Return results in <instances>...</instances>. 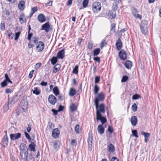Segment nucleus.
I'll use <instances>...</instances> for the list:
<instances>
[{
	"label": "nucleus",
	"instance_id": "obj_14",
	"mask_svg": "<svg viewBox=\"0 0 161 161\" xmlns=\"http://www.w3.org/2000/svg\"><path fill=\"white\" fill-rule=\"evenodd\" d=\"M64 49H62L58 52L57 55V58L58 59H63L64 57Z\"/></svg>",
	"mask_w": 161,
	"mask_h": 161
},
{
	"label": "nucleus",
	"instance_id": "obj_22",
	"mask_svg": "<svg viewBox=\"0 0 161 161\" xmlns=\"http://www.w3.org/2000/svg\"><path fill=\"white\" fill-rule=\"evenodd\" d=\"M116 45L118 50H119L121 49L122 47V44L121 40L120 39H119L117 40L116 43Z\"/></svg>",
	"mask_w": 161,
	"mask_h": 161
},
{
	"label": "nucleus",
	"instance_id": "obj_5",
	"mask_svg": "<svg viewBox=\"0 0 161 161\" xmlns=\"http://www.w3.org/2000/svg\"><path fill=\"white\" fill-rule=\"evenodd\" d=\"M44 43L42 41H39L36 44V50L38 52H41L44 49Z\"/></svg>",
	"mask_w": 161,
	"mask_h": 161
},
{
	"label": "nucleus",
	"instance_id": "obj_62",
	"mask_svg": "<svg viewBox=\"0 0 161 161\" xmlns=\"http://www.w3.org/2000/svg\"><path fill=\"white\" fill-rule=\"evenodd\" d=\"M93 60L98 62L99 63L100 62V58L98 57H96L93 58Z\"/></svg>",
	"mask_w": 161,
	"mask_h": 161
},
{
	"label": "nucleus",
	"instance_id": "obj_38",
	"mask_svg": "<svg viewBox=\"0 0 161 161\" xmlns=\"http://www.w3.org/2000/svg\"><path fill=\"white\" fill-rule=\"evenodd\" d=\"M100 50L99 48H96L94 51L93 55L95 56L97 55L100 53Z\"/></svg>",
	"mask_w": 161,
	"mask_h": 161
},
{
	"label": "nucleus",
	"instance_id": "obj_32",
	"mask_svg": "<svg viewBox=\"0 0 161 161\" xmlns=\"http://www.w3.org/2000/svg\"><path fill=\"white\" fill-rule=\"evenodd\" d=\"M53 93L56 96H57L59 94V91L58 87L57 86H56L54 87L53 89Z\"/></svg>",
	"mask_w": 161,
	"mask_h": 161
},
{
	"label": "nucleus",
	"instance_id": "obj_15",
	"mask_svg": "<svg viewBox=\"0 0 161 161\" xmlns=\"http://www.w3.org/2000/svg\"><path fill=\"white\" fill-rule=\"evenodd\" d=\"M31 143L29 145L28 150H30L31 151H32L35 152L36 151V144L33 142H32L31 141H30Z\"/></svg>",
	"mask_w": 161,
	"mask_h": 161
},
{
	"label": "nucleus",
	"instance_id": "obj_43",
	"mask_svg": "<svg viewBox=\"0 0 161 161\" xmlns=\"http://www.w3.org/2000/svg\"><path fill=\"white\" fill-rule=\"evenodd\" d=\"M115 26L116 24L115 23H113L111 24V31L113 32H115Z\"/></svg>",
	"mask_w": 161,
	"mask_h": 161
},
{
	"label": "nucleus",
	"instance_id": "obj_63",
	"mask_svg": "<svg viewBox=\"0 0 161 161\" xmlns=\"http://www.w3.org/2000/svg\"><path fill=\"white\" fill-rule=\"evenodd\" d=\"M5 93H6L8 94L10 93H11L12 92V90L8 88L5 89Z\"/></svg>",
	"mask_w": 161,
	"mask_h": 161
},
{
	"label": "nucleus",
	"instance_id": "obj_60",
	"mask_svg": "<svg viewBox=\"0 0 161 161\" xmlns=\"http://www.w3.org/2000/svg\"><path fill=\"white\" fill-rule=\"evenodd\" d=\"M93 44L92 43L89 42L88 45V47L90 49H91L92 48Z\"/></svg>",
	"mask_w": 161,
	"mask_h": 161
},
{
	"label": "nucleus",
	"instance_id": "obj_51",
	"mask_svg": "<svg viewBox=\"0 0 161 161\" xmlns=\"http://www.w3.org/2000/svg\"><path fill=\"white\" fill-rule=\"evenodd\" d=\"M100 76H96L95 77V83L96 84L97 83L99 82L100 81Z\"/></svg>",
	"mask_w": 161,
	"mask_h": 161
},
{
	"label": "nucleus",
	"instance_id": "obj_7",
	"mask_svg": "<svg viewBox=\"0 0 161 161\" xmlns=\"http://www.w3.org/2000/svg\"><path fill=\"white\" fill-rule=\"evenodd\" d=\"M49 103L52 105H54L57 102V99L55 96L52 94L50 95L48 98Z\"/></svg>",
	"mask_w": 161,
	"mask_h": 161
},
{
	"label": "nucleus",
	"instance_id": "obj_2",
	"mask_svg": "<svg viewBox=\"0 0 161 161\" xmlns=\"http://www.w3.org/2000/svg\"><path fill=\"white\" fill-rule=\"evenodd\" d=\"M95 106L96 109V115L101 116V113L103 114L105 113V105L103 103H101L99 105L98 103L97 105L96 104Z\"/></svg>",
	"mask_w": 161,
	"mask_h": 161
},
{
	"label": "nucleus",
	"instance_id": "obj_47",
	"mask_svg": "<svg viewBox=\"0 0 161 161\" xmlns=\"http://www.w3.org/2000/svg\"><path fill=\"white\" fill-rule=\"evenodd\" d=\"M132 134L133 136H135L136 137H138V136L137 135V131L136 130H133L132 131Z\"/></svg>",
	"mask_w": 161,
	"mask_h": 161
},
{
	"label": "nucleus",
	"instance_id": "obj_50",
	"mask_svg": "<svg viewBox=\"0 0 161 161\" xmlns=\"http://www.w3.org/2000/svg\"><path fill=\"white\" fill-rule=\"evenodd\" d=\"M0 28L2 31H3L4 30L5 25L4 22H2L0 25Z\"/></svg>",
	"mask_w": 161,
	"mask_h": 161
},
{
	"label": "nucleus",
	"instance_id": "obj_59",
	"mask_svg": "<svg viewBox=\"0 0 161 161\" xmlns=\"http://www.w3.org/2000/svg\"><path fill=\"white\" fill-rule=\"evenodd\" d=\"M108 131H109L110 133H112L113 132V128L110 126H109L108 128Z\"/></svg>",
	"mask_w": 161,
	"mask_h": 161
},
{
	"label": "nucleus",
	"instance_id": "obj_56",
	"mask_svg": "<svg viewBox=\"0 0 161 161\" xmlns=\"http://www.w3.org/2000/svg\"><path fill=\"white\" fill-rule=\"evenodd\" d=\"M106 44V43L105 40L103 41L100 45V47L102 48Z\"/></svg>",
	"mask_w": 161,
	"mask_h": 161
},
{
	"label": "nucleus",
	"instance_id": "obj_53",
	"mask_svg": "<svg viewBox=\"0 0 161 161\" xmlns=\"http://www.w3.org/2000/svg\"><path fill=\"white\" fill-rule=\"evenodd\" d=\"M25 134L26 138L29 140V142L31 141V138L30 136V135L28 134V133L27 132H25Z\"/></svg>",
	"mask_w": 161,
	"mask_h": 161
},
{
	"label": "nucleus",
	"instance_id": "obj_19",
	"mask_svg": "<svg viewBox=\"0 0 161 161\" xmlns=\"http://www.w3.org/2000/svg\"><path fill=\"white\" fill-rule=\"evenodd\" d=\"M19 149L20 152L28 150L26 145L24 143H21L19 146Z\"/></svg>",
	"mask_w": 161,
	"mask_h": 161
},
{
	"label": "nucleus",
	"instance_id": "obj_55",
	"mask_svg": "<svg viewBox=\"0 0 161 161\" xmlns=\"http://www.w3.org/2000/svg\"><path fill=\"white\" fill-rule=\"evenodd\" d=\"M20 32H18L15 33V36L14 38L15 40H17L18 39L20 35Z\"/></svg>",
	"mask_w": 161,
	"mask_h": 161
},
{
	"label": "nucleus",
	"instance_id": "obj_35",
	"mask_svg": "<svg viewBox=\"0 0 161 161\" xmlns=\"http://www.w3.org/2000/svg\"><path fill=\"white\" fill-rule=\"evenodd\" d=\"M99 88L97 85H95L94 87V92L95 94H97L98 91L99 90Z\"/></svg>",
	"mask_w": 161,
	"mask_h": 161
},
{
	"label": "nucleus",
	"instance_id": "obj_54",
	"mask_svg": "<svg viewBox=\"0 0 161 161\" xmlns=\"http://www.w3.org/2000/svg\"><path fill=\"white\" fill-rule=\"evenodd\" d=\"M7 85V82L6 80H4L3 82L1 83V85L2 87H4L6 86Z\"/></svg>",
	"mask_w": 161,
	"mask_h": 161
},
{
	"label": "nucleus",
	"instance_id": "obj_41",
	"mask_svg": "<svg viewBox=\"0 0 161 161\" xmlns=\"http://www.w3.org/2000/svg\"><path fill=\"white\" fill-rule=\"evenodd\" d=\"M129 77L127 75H124L121 80L122 82H125L128 79Z\"/></svg>",
	"mask_w": 161,
	"mask_h": 161
},
{
	"label": "nucleus",
	"instance_id": "obj_45",
	"mask_svg": "<svg viewBox=\"0 0 161 161\" xmlns=\"http://www.w3.org/2000/svg\"><path fill=\"white\" fill-rule=\"evenodd\" d=\"M32 36L33 34L32 33H30V32H28V37H27V39L28 40L30 41V42H31V38L32 37Z\"/></svg>",
	"mask_w": 161,
	"mask_h": 161
},
{
	"label": "nucleus",
	"instance_id": "obj_4",
	"mask_svg": "<svg viewBox=\"0 0 161 161\" xmlns=\"http://www.w3.org/2000/svg\"><path fill=\"white\" fill-rule=\"evenodd\" d=\"M101 3L99 2L94 3L92 5V9L94 13L99 12L101 9Z\"/></svg>",
	"mask_w": 161,
	"mask_h": 161
},
{
	"label": "nucleus",
	"instance_id": "obj_16",
	"mask_svg": "<svg viewBox=\"0 0 161 161\" xmlns=\"http://www.w3.org/2000/svg\"><path fill=\"white\" fill-rule=\"evenodd\" d=\"M130 122L131 125L133 126H136L137 122V117L136 116H132L130 119Z\"/></svg>",
	"mask_w": 161,
	"mask_h": 161
},
{
	"label": "nucleus",
	"instance_id": "obj_9",
	"mask_svg": "<svg viewBox=\"0 0 161 161\" xmlns=\"http://www.w3.org/2000/svg\"><path fill=\"white\" fill-rule=\"evenodd\" d=\"M21 134L20 133L11 134L10 135V139L12 140H17L21 137Z\"/></svg>",
	"mask_w": 161,
	"mask_h": 161
},
{
	"label": "nucleus",
	"instance_id": "obj_42",
	"mask_svg": "<svg viewBox=\"0 0 161 161\" xmlns=\"http://www.w3.org/2000/svg\"><path fill=\"white\" fill-rule=\"evenodd\" d=\"M88 2V0H84L82 3L83 6L84 8H86L87 7Z\"/></svg>",
	"mask_w": 161,
	"mask_h": 161
},
{
	"label": "nucleus",
	"instance_id": "obj_11",
	"mask_svg": "<svg viewBox=\"0 0 161 161\" xmlns=\"http://www.w3.org/2000/svg\"><path fill=\"white\" fill-rule=\"evenodd\" d=\"M60 134V131L58 128H56L54 129L52 132L53 136L55 138H57L59 136Z\"/></svg>",
	"mask_w": 161,
	"mask_h": 161
},
{
	"label": "nucleus",
	"instance_id": "obj_36",
	"mask_svg": "<svg viewBox=\"0 0 161 161\" xmlns=\"http://www.w3.org/2000/svg\"><path fill=\"white\" fill-rule=\"evenodd\" d=\"M57 58L53 57L51 59V63L52 64L55 65L57 61Z\"/></svg>",
	"mask_w": 161,
	"mask_h": 161
},
{
	"label": "nucleus",
	"instance_id": "obj_27",
	"mask_svg": "<svg viewBox=\"0 0 161 161\" xmlns=\"http://www.w3.org/2000/svg\"><path fill=\"white\" fill-rule=\"evenodd\" d=\"M70 110L72 112H74L77 109V106L74 103L71 104L69 107Z\"/></svg>",
	"mask_w": 161,
	"mask_h": 161
},
{
	"label": "nucleus",
	"instance_id": "obj_37",
	"mask_svg": "<svg viewBox=\"0 0 161 161\" xmlns=\"http://www.w3.org/2000/svg\"><path fill=\"white\" fill-rule=\"evenodd\" d=\"M141 134L144 136L145 138H149L150 136L149 133L145 132L143 131L141 132Z\"/></svg>",
	"mask_w": 161,
	"mask_h": 161
},
{
	"label": "nucleus",
	"instance_id": "obj_30",
	"mask_svg": "<svg viewBox=\"0 0 161 161\" xmlns=\"http://www.w3.org/2000/svg\"><path fill=\"white\" fill-rule=\"evenodd\" d=\"M12 105V103L9 102L8 104H5L4 106L3 107L4 111L5 112L7 111L9 109V107H11Z\"/></svg>",
	"mask_w": 161,
	"mask_h": 161
},
{
	"label": "nucleus",
	"instance_id": "obj_25",
	"mask_svg": "<svg viewBox=\"0 0 161 161\" xmlns=\"http://www.w3.org/2000/svg\"><path fill=\"white\" fill-rule=\"evenodd\" d=\"M125 67L127 69H130L132 67V63L131 61L128 60L125 62Z\"/></svg>",
	"mask_w": 161,
	"mask_h": 161
},
{
	"label": "nucleus",
	"instance_id": "obj_64",
	"mask_svg": "<svg viewBox=\"0 0 161 161\" xmlns=\"http://www.w3.org/2000/svg\"><path fill=\"white\" fill-rule=\"evenodd\" d=\"M111 161H119V160L116 157H114L111 158Z\"/></svg>",
	"mask_w": 161,
	"mask_h": 161
},
{
	"label": "nucleus",
	"instance_id": "obj_46",
	"mask_svg": "<svg viewBox=\"0 0 161 161\" xmlns=\"http://www.w3.org/2000/svg\"><path fill=\"white\" fill-rule=\"evenodd\" d=\"M137 106L136 103H134L132 106V108L134 112H136L137 110Z\"/></svg>",
	"mask_w": 161,
	"mask_h": 161
},
{
	"label": "nucleus",
	"instance_id": "obj_34",
	"mask_svg": "<svg viewBox=\"0 0 161 161\" xmlns=\"http://www.w3.org/2000/svg\"><path fill=\"white\" fill-rule=\"evenodd\" d=\"M37 11V7H35L32 8L31 10V13H30V16L31 17L33 14L36 12Z\"/></svg>",
	"mask_w": 161,
	"mask_h": 161
},
{
	"label": "nucleus",
	"instance_id": "obj_18",
	"mask_svg": "<svg viewBox=\"0 0 161 161\" xmlns=\"http://www.w3.org/2000/svg\"><path fill=\"white\" fill-rule=\"evenodd\" d=\"M109 17L111 19H114L116 16V13L114 10H111L108 13Z\"/></svg>",
	"mask_w": 161,
	"mask_h": 161
},
{
	"label": "nucleus",
	"instance_id": "obj_39",
	"mask_svg": "<svg viewBox=\"0 0 161 161\" xmlns=\"http://www.w3.org/2000/svg\"><path fill=\"white\" fill-rule=\"evenodd\" d=\"M78 66L77 65H76L74 68L73 69L72 73L74 74H77L78 72Z\"/></svg>",
	"mask_w": 161,
	"mask_h": 161
},
{
	"label": "nucleus",
	"instance_id": "obj_3",
	"mask_svg": "<svg viewBox=\"0 0 161 161\" xmlns=\"http://www.w3.org/2000/svg\"><path fill=\"white\" fill-rule=\"evenodd\" d=\"M140 28L142 34L146 35L148 31L147 22L146 20L142 21L140 25Z\"/></svg>",
	"mask_w": 161,
	"mask_h": 161
},
{
	"label": "nucleus",
	"instance_id": "obj_10",
	"mask_svg": "<svg viewBox=\"0 0 161 161\" xmlns=\"http://www.w3.org/2000/svg\"><path fill=\"white\" fill-rule=\"evenodd\" d=\"M119 56L120 59L125 60L127 57V54L124 50H121L119 53Z\"/></svg>",
	"mask_w": 161,
	"mask_h": 161
},
{
	"label": "nucleus",
	"instance_id": "obj_61",
	"mask_svg": "<svg viewBox=\"0 0 161 161\" xmlns=\"http://www.w3.org/2000/svg\"><path fill=\"white\" fill-rule=\"evenodd\" d=\"M5 79L4 80H6L7 82H8L9 80H10V79L9 78L8 75L7 74H5Z\"/></svg>",
	"mask_w": 161,
	"mask_h": 161
},
{
	"label": "nucleus",
	"instance_id": "obj_40",
	"mask_svg": "<svg viewBox=\"0 0 161 161\" xmlns=\"http://www.w3.org/2000/svg\"><path fill=\"white\" fill-rule=\"evenodd\" d=\"M75 130L76 133H79L80 131V125H77L75 127Z\"/></svg>",
	"mask_w": 161,
	"mask_h": 161
},
{
	"label": "nucleus",
	"instance_id": "obj_28",
	"mask_svg": "<svg viewBox=\"0 0 161 161\" xmlns=\"http://www.w3.org/2000/svg\"><path fill=\"white\" fill-rule=\"evenodd\" d=\"M76 93V91L74 88H71L70 89L69 93V95L70 96L72 97L75 95Z\"/></svg>",
	"mask_w": 161,
	"mask_h": 161
},
{
	"label": "nucleus",
	"instance_id": "obj_44",
	"mask_svg": "<svg viewBox=\"0 0 161 161\" xmlns=\"http://www.w3.org/2000/svg\"><path fill=\"white\" fill-rule=\"evenodd\" d=\"M39 39L38 37H35L32 38V41L35 44H36L37 43V42H38V41H39Z\"/></svg>",
	"mask_w": 161,
	"mask_h": 161
},
{
	"label": "nucleus",
	"instance_id": "obj_58",
	"mask_svg": "<svg viewBox=\"0 0 161 161\" xmlns=\"http://www.w3.org/2000/svg\"><path fill=\"white\" fill-rule=\"evenodd\" d=\"M42 65V64L41 63H39L36 64L35 66V68L37 69L40 67Z\"/></svg>",
	"mask_w": 161,
	"mask_h": 161
},
{
	"label": "nucleus",
	"instance_id": "obj_17",
	"mask_svg": "<svg viewBox=\"0 0 161 161\" xmlns=\"http://www.w3.org/2000/svg\"><path fill=\"white\" fill-rule=\"evenodd\" d=\"M25 2L24 0H22L19 2V5L18 8L20 10H23L25 8Z\"/></svg>",
	"mask_w": 161,
	"mask_h": 161
},
{
	"label": "nucleus",
	"instance_id": "obj_12",
	"mask_svg": "<svg viewBox=\"0 0 161 161\" xmlns=\"http://www.w3.org/2000/svg\"><path fill=\"white\" fill-rule=\"evenodd\" d=\"M2 142L4 147L7 146L8 142V138L7 135H5L3 137Z\"/></svg>",
	"mask_w": 161,
	"mask_h": 161
},
{
	"label": "nucleus",
	"instance_id": "obj_24",
	"mask_svg": "<svg viewBox=\"0 0 161 161\" xmlns=\"http://www.w3.org/2000/svg\"><path fill=\"white\" fill-rule=\"evenodd\" d=\"M103 125H100L97 127L98 132L100 134H103L104 132V129Z\"/></svg>",
	"mask_w": 161,
	"mask_h": 161
},
{
	"label": "nucleus",
	"instance_id": "obj_8",
	"mask_svg": "<svg viewBox=\"0 0 161 161\" xmlns=\"http://www.w3.org/2000/svg\"><path fill=\"white\" fill-rule=\"evenodd\" d=\"M50 29V25L48 22L42 25L41 30H44L46 32H49Z\"/></svg>",
	"mask_w": 161,
	"mask_h": 161
},
{
	"label": "nucleus",
	"instance_id": "obj_52",
	"mask_svg": "<svg viewBox=\"0 0 161 161\" xmlns=\"http://www.w3.org/2000/svg\"><path fill=\"white\" fill-rule=\"evenodd\" d=\"M53 147H54V148H55V149H58V147H59V145L58 143V142H55L53 145Z\"/></svg>",
	"mask_w": 161,
	"mask_h": 161
},
{
	"label": "nucleus",
	"instance_id": "obj_23",
	"mask_svg": "<svg viewBox=\"0 0 161 161\" xmlns=\"http://www.w3.org/2000/svg\"><path fill=\"white\" fill-rule=\"evenodd\" d=\"M21 106L22 108V109L23 111H25L27 106V103L26 102H25V100L21 101Z\"/></svg>",
	"mask_w": 161,
	"mask_h": 161
},
{
	"label": "nucleus",
	"instance_id": "obj_6",
	"mask_svg": "<svg viewBox=\"0 0 161 161\" xmlns=\"http://www.w3.org/2000/svg\"><path fill=\"white\" fill-rule=\"evenodd\" d=\"M104 97L103 93H99L97 97L95 99V103L97 105V103H99V101H103L104 99Z\"/></svg>",
	"mask_w": 161,
	"mask_h": 161
},
{
	"label": "nucleus",
	"instance_id": "obj_48",
	"mask_svg": "<svg viewBox=\"0 0 161 161\" xmlns=\"http://www.w3.org/2000/svg\"><path fill=\"white\" fill-rule=\"evenodd\" d=\"M140 96L139 94H136L133 96L132 99L135 100L137 99L140 98Z\"/></svg>",
	"mask_w": 161,
	"mask_h": 161
},
{
	"label": "nucleus",
	"instance_id": "obj_33",
	"mask_svg": "<svg viewBox=\"0 0 161 161\" xmlns=\"http://www.w3.org/2000/svg\"><path fill=\"white\" fill-rule=\"evenodd\" d=\"M33 93L35 94L36 95H38L40 93V91L38 89L37 87H35L34 90H32Z\"/></svg>",
	"mask_w": 161,
	"mask_h": 161
},
{
	"label": "nucleus",
	"instance_id": "obj_49",
	"mask_svg": "<svg viewBox=\"0 0 161 161\" xmlns=\"http://www.w3.org/2000/svg\"><path fill=\"white\" fill-rule=\"evenodd\" d=\"M71 144L73 146H76L77 145L76 140L75 139L72 140Z\"/></svg>",
	"mask_w": 161,
	"mask_h": 161
},
{
	"label": "nucleus",
	"instance_id": "obj_13",
	"mask_svg": "<svg viewBox=\"0 0 161 161\" xmlns=\"http://www.w3.org/2000/svg\"><path fill=\"white\" fill-rule=\"evenodd\" d=\"M96 119L97 120H100L102 123L101 125H103L107 121V120L106 118L103 117L102 115H101V116L96 115Z\"/></svg>",
	"mask_w": 161,
	"mask_h": 161
},
{
	"label": "nucleus",
	"instance_id": "obj_1",
	"mask_svg": "<svg viewBox=\"0 0 161 161\" xmlns=\"http://www.w3.org/2000/svg\"><path fill=\"white\" fill-rule=\"evenodd\" d=\"M34 155L32 152L29 154L28 150L20 152V158L24 161H35Z\"/></svg>",
	"mask_w": 161,
	"mask_h": 161
},
{
	"label": "nucleus",
	"instance_id": "obj_29",
	"mask_svg": "<svg viewBox=\"0 0 161 161\" xmlns=\"http://www.w3.org/2000/svg\"><path fill=\"white\" fill-rule=\"evenodd\" d=\"M60 65L59 64H56L54 66V69L53 70V73H56L60 70Z\"/></svg>",
	"mask_w": 161,
	"mask_h": 161
},
{
	"label": "nucleus",
	"instance_id": "obj_26",
	"mask_svg": "<svg viewBox=\"0 0 161 161\" xmlns=\"http://www.w3.org/2000/svg\"><path fill=\"white\" fill-rule=\"evenodd\" d=\"M108 151L110 152L113 153L114 151V147L111 143H110L107 147Z\"/></svg>",
	"mask_w": 161,
	"mask_h": 161
},
{
	"label": "nucleus",
	"instance_id": "obj_21",
	"mask_svg": "<svg viewBox=\"0 0 161 161\" xmlns=\"http://www.w3.org/2000/svg\"><path fill=\"white\" fill-rule=\"evenodd\" d=\"M19 21L20 23L21 24L26 23V17L25 16L24 14H20L19 17Z\"/></svg>",
	"mask_w": 161,
	"mask_h": 161
},
{
	"label": "nucleus",
	"instance_id": "obj_20",
	"mask_svg": "<svg viewBox=\"0 0 161 161\" xmlns=\"http://www.w3.org/2000/svg\"><path fill=\"white\" fill-rule=\"evenodd\" d=\"M38 20L40 22L42 23L46 21V18L45 15L43 14H40L38 16Z\"/></svg>",
	"mask_w": 161,
	"mask_h": 161
},
{
	"label": "nucleus",
	"instance_id": "obj_57",
	"mask_svg": "<svg viewBox=\"0 0 161 161\" xmlns=\"http://www.w3.org/2000/svg\"><path fill=\"white\" fill-rule=\"evenodd\" d=\"M34 71V70H32L30 72L29 76H28V78H31L33 76V73Z\"/></svg>",
	"mask_w": 161,
	"mask_h": 161
},
{
	"label": "nucleus",
	"instance_id": "obj_31",
	"mask_svg": "<svg viewBox=\"0 0 161 161\" xmlns=\"http://www.w3.org/2000/svg\"><path fill=\"white\" fill-rule=\"evenodd\" d=\"M92 136L90 134L89 135V137L88 139V143L89 146H92Z\"/></svg>",
	"mask_w": 161,
	"mask_h": 161
}]
</instances>
